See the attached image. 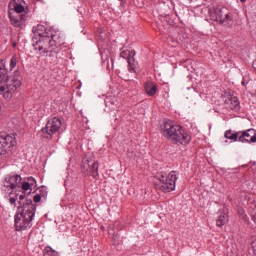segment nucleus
<instances>
[{"mask_svg": "<svg viewBox=\"0 0 256 256\" xmlns=\"http://www.w3.org/2000/svg\"><path fill=\"white\" fill-rule=\"evenodd\" d=\"M21 73L14 72L13 76H7V69H5V63L0 60V95H3L4 99H11L13 93L21 87Z\"/></svg>", "mask_w": 256, "mask_h": 256, "instance_id": "nucleus-1", "label": "nucleus"}, {"mask_svg": "<svg viewBox=\"0 0 256 256\" xmlns=\"http://www.w3.org/2000/svg\"><path fill=\"white\" fill-rule=\"evenodd\" d=\"M162 135L174 145H189L191 137L183 128L173 121L168 120L164 123L162 128Z\"/></svg>", "mask_w": 256, "mask_h": 256, "instance_id": "nucleus-2", "label": "nucleus"}, {"mask_svg": "<svg viewBox=\"0 0 256 256\" xmlns=\"http://www.w3.org/2000/svg\"><path fill=\"white\" fill-rule=\"evenodd\" d=\"M37 211V204L29 202L23 207H18L15 215V228L16 231H25V229H31L33 227V217Z\"/></svg>", "mask_w": 256, "mask_h": 256, "instance_id": "nucleus-3", "label": "nucleus"}, {"mask_svg": "<svg viewBox=\"0 0 256 256\" xmlns=\"http://www.w3.org/2000/svg\"><path fill=\"white\" fill-rule=\"evenodd\" d=\"M59 39V36H45L44 38H39V40L36 42L35 49L40 52V55H45V53H57V50L55 49V41Z\"/></svg>", "mask_w": 256, "mask_h": 256, "instance_id": "nucleus-4", "label": "nucleus"}, {"mask_svg": "<svg viewBox=\"0 0 256 256\" xmlns=\"http://www.w3.org/2000/svg\"><path fill=\"white\" fill-rule=\"evenodd\" d=\"M17 145V138H15V134H1L0 135V161L1 159H5L11 151H13V147Z\"/></svg>", "mask_w": 256, "mask_h": 256, "instance_id": "nucleus-5", "label": "nucleus"}, {"mask_svg": "<svg viewBox=\"0 0 256 256\" xmlns=\"http://www.w3.org/2000/svg\"><path fill=\"white\" fill-rule=\"evenodd\" d=\"M63 127V120L59 117H54L47 121L46 126L42 128V136L45 139H53V135H59Z\"/></svg>", "mask_w": 256, "mask_h": 256, "instance_id": "nucleus-6", "label": "nucleus"}, {"mask_svg": "<svg viewBox=\"0 0 256 256\" xmlns=\"http://www.w3.org/2000/svg\"><path fill=\"white\" fill-rule=\"evenodd\" d=\"M81 171L84 175H92L94 179L99 177V164L93 156L82 159Z\"/></svg>", "mask_w": 256, "mask_h": 256, "instance_id": "nucleus-7", "label": "nucleus"}, {"mask_svg": "<svg viewBox=\"0 0 256 256\" xmlns=\"http://www.w3.org/2000/svg\"><path fill=\"white\" fill-rule=\"evenodd\" d=\"M158 187L161 191L166 193H171V191H175V183H177V174L175 171L170 172L168 175H161L159 177Z\"/></svg>", "mask_w": 256, "mask_h": 256, "instance_id": "nucleus-8", "label": "nucleus"}, {"mask_svg": "<svg viewBox=\"0 0 256 256\" xmlns=\"http://www.w3.org/2000/svg\"><path fill=\"white\" fill-rule=\"evenodd\" d=\"M21 181H23V179L20 175L7 176L4 180V187L8 189V191L17 189V187H21Z\"/></svg>", "mask_w": 256, "mask_h": 256, "instance_id": "nucleus-9", "label": "nucleus"}, {"mask_svg": "<svg viewBox=\"0 0 256 256\" xmlns=\"http://www.w3.org/2000/svg\"><path fill=\"white\" fill-rule=\"evenodd\" d=\"M120 57H122L123 59H127L129 71H130V73H133V71H135V67H136V62H135V58H134L135 52L130 51V50H123L120 53Z\"/></svg>", "mask_w": 256, "mask_h": 256, "instance_id": "nucleus-10", "label": "nucleus"}, {"mask_svg": "<svg viewBox=\"0 0 256 256\" xmlns=\"http://www.w3.org/2000/svg\"><path fill=\"white\" fill-rule=\"evenodd\" d=\"M238 141H240V143H256L255 129L243 131L239 136Z\"/></svg>", "mask_w": 256, "mask_h": 256, "instance_id": "nucleus-11", "label": "nucleus"}, {"mask_svg": "<svg viewBox=\"0 0 256 256\" xmlns=\"http://www.w3.org/2000/svg\"><path fill=\"white\" fill-rule=\"evenodd\" d=\"M213 21H216L217 23H220V25H225L229 19H231V16L229 14H223V8H216L214 10V13L211 15Z\"/></svg>", "mask_w": 256, "mask_h": 256, "instance_id": "nucleus-12", "label": "nucleus"}, {"mask_svg": "<svg viewBox=\"0 0 256 256\" xmlns=\"http://www.w3.org/2000/svg\"><path fill=\"white\" fill-rule=\"evenodd\" d=\"M9 13V19L11 22V25L14 27H21L23 23L27 20V16L25 14H19L17 12H8Z\"/></svg>", "mask_w": 256, "mask_h": 256, "instance_id": "nucleus-13", "label": "nucleus"}, {"mask_svg": "<svg viewBox=\"0 0 256 256\" xmlns=\"http://www.w3.org/2000/svg\"><path fill=\"white\" fill-rule=\"evenodd\" d=\"M33 33L40 37V39H43L51 35V30H47L43 25H38L36 28H33Z\"/></svg>", "mask_w": 256, "mask_h": 256, "instance_id": "nucleus-14", "label": "nucleus"}, {"mask_svg": "<svg viewBox=\"0 0 256 256\" xmlns=\"http://www.w3.org/2000/svg\"><path fill=\"white\" fill-rule=\"evenodd\" d=\"M226 103L232 111H239V98H237V96H230L228 100H226Z\"/></svg>", "mask_w": 256, "mask_h": 256, "instance_id": "nucleus-15", "label": "nucleus"}, {"mask_svg": "<svg viewBox=\"0 0 256 256\" xmlns=\"http://www.w3.org/2000/svg\"><path fill=\"white\" fill-rule=\"evenodd\" d=\"M229 221V216L225 212H219L218 219L216 220L217 227H223Z\"/></svg>", "mask_w": 256, "mask_h": 256, "instance_id": "nucleus-16", "label": "nucleus"}, {"mask_svg": "<svg viewBox=\"0 0 256 256\" xmlns=\"http://www.w3.org/2000/svg\"><path fill=\"white\" fill-rule=\"evenodd\" d=\"M144 89L150 97H153L155 93H157V85L153 84V82H147L144 86Z\"/></svg>", "mask_w": 256, "mask_h": 256, "instance_id": "nucleus-17", "label": "nucleus"}, {"mask_svg": "<svg viewBox=\"0 0 256 256\" xmlns=\"http://www.w3.org/2000/svg\"><path fill=\"white\" fill-rule=\"evenodd\" d=\"M56 41H54V48L56 49V51L59 49V47H61V45H65V40L63 39V37H61L60 33H55L53 34V32H51V39H53V37H57Z\"/></svg>", "mask_w": 256, "mask_h": 256, "instance_id": "nucleus-18", "label": "nucleus"}, {"mask_svg": "<svg viewBox=\"0 0 256 256\" xmlns=\"http://www.w3.org/2000/svg\"><path fill=\"white\" fill-rule=\"evenodd\" d=\"M241 135V132H236V133H233V131L231 130H227L224 134V137L226 139H230L231 141H239V137Z\"/></svg>", "mask_w": 256, "mask_h": 256, "instance_id": "nucleus-19", "label": "nucleus"}, {"mask_svg": "<svg viewBox=\"0 0 256 256\" xmlns=\"http://www.w3.org/2000/svg\"><path fill=\"white\" fill-rule=\"evenodd\" d=\"M108 235L114 243H117L119 241V233L115 232V227H113V226L109 227Z\"/></svg>", "mask_w": 256, "mask_h": 256, "instance_id": "nucleus-20", "label": "nucleus"}, {"mask_svg": "<svg viewBox=\"0 0 256 256\" xmlns=\"http://www.w3.org/2000/svg\"><path fill=\"white\" fill-rule=\"evenodd\" d=\"M24 11H25V7L23 5H21V4H14V8L10 9L8 12L23 14Z\"/></svg>", "mask_w": 256, "mask_h": 256, "instance_id": "nucleus-21", "label": "nucleus"}, {"mask_svg": "<svg viewBox=\"0 0 256 256\" xmlns=\"http://www.w3.org/2000/svg\"><path fill=\"white\" fill-rule=\"evenodd\" d=\"M29 202L33 203V200L25 199V195H20L19 196V206L18 207H23L24 205H27Z\"/></svg>", "mask_w": 256, "mask_h": 256, "instance_id": "nucleus-22", "label": "nucleus"}, {"mask_svg": "<svg viewBox=\"0 0 256 256\" xmlns=\"http://www.w3.org/2000/svg\"><path fill=\"white\" fill-rule=\"evenodd\" d=\"M44 256H59L57 251L53 250L51 247H46L44 249Z\"/></svg>", "mask_w": 256, "mask_h": 256, "instance_id": "nucleus-23", "label": "nucleus"}, {"mask_svg": "<svg viewBox=\"0 0 256 256\" xmlns=\"http://www.w3.org/2000/svg\"><path fill=\"white\" fill-rule=\"evenodd\" d=\"M19 61V58L17 57V55H14L11 60H10V68L11 69H15L17 67V63Z\"/></svg>", "mask_w": 256, "mask_h": 256, "instance_id": "nucleus-24", "label": "nucleus"}, {"mask_svg": "<svg viewBox=\"0 0 256 256\" xmlns=\"http://www.w3.org/2000/svg\"><path fill=\"white\" fill-rule=\"evenodd\" d=\"M21 187H22L23 191H29L31 189V183L23 182Z\"/></svg>", "mask_w": 256, "mask_h": 256, "instance_id": "nucleus-25", "label": "nucleus"}, {"mask_svg": "<svg viewBox=\"0 0 256 256\" xmlns=\"http://www.w3.org/2000/svg\"><path fill=\"white\" fill-rule=\"evenodd\" d=\"M34 203H40L41 202V195L36 194L33 198Z\"/></svg>", "mask_w": 256, "mask_h": 256, "instance_id": "nucleus-26", "label": "nucleus"}, {"mask_svg": "<svg viewBox=\"0 0 256 256\" xmlns=\"http://www.w3.org/2000/svg\"><path fill=\"white\" fill-rule=\"evenodd\" d=\"M16 202H17V196L9 198V203H11V205H15Z\"/></svg>", "mask_w": 256, "mask_h": 256, "instance_id": "nucleus-27", "label": "nucleus"}, {"mask_svg": "<svg viewBox=\"0 0 256 256\" xmlns=\"http://www.w3.org/2000/svg\"><path fill=\"white\" fill-rule=\"evenodd\" d=\"M29 181H35V179H33V177H30V178H29Z\"/></svg>", "mask_w": 256, "mask_h": 256, "instance_id": "nucleus-28", "label": "nucleus"}, {"mask_svg": "<svg viewBox=\"0 0 256 256\" xmlns=\"http://www.w3.org/2000/svg\"><path fill=\"white\" fill-rule=\"evenodd\" d=\"M101 230H102V231H105V227L102 226V227H101Z\"/></svg>", "mask_w": 256, "mask_h": 256, "instance_id": "nucleus-29", "label": "nucleus"}, {"mask_svg": "<svg viewBox=\"0 0 256 256\" xmlns=\"http://www.w3.org/2000/svg\"><path fill=\"white\" fill-rule=\"evenodd\" d=\"M241 1V3H245V1H247V0H240Z\"/></svg>", "mask_w": 256, "mask_h": 256, "instance_id": "nucleus-30", "label": "nucleus"}, {"mask_svg": "<svg viewBox=\"0 0 256 256\" xmlns=\"http://www.w3.org/2000/svg\"><path fill=\"white\" fill-rule=\"evenodd\" d=\"M190 3H193V0H188Z\"/></svg>", "mask_w": 256, "mask_h": 256, "instance_id": "nucleus-31", "label": "nucleus"}, {"mask_svg": "<svg viewBox=\"0 0 256 256\" xmlns=\"http://www.w3.org/2000/svg\"><path fill=\"white\" fill-rule=\"evenodd\" d=\"M15 46H16V44L14 43V44H13V47H15Z\"/></svg>", "mask_w": 256, "mask_h": 256, "instance_id": "nucleus-32", "label": "nucleus"}]
</instances>
